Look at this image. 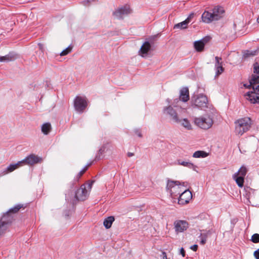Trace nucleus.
<instances>
[{"mask_svg": "<svg viewBox=\"0 0 259 259\" xmlns=\"http://www.w3.org/2000/svg\"><path fill=\"white\" fill-rule=\"evenodd\" d=\"M235 133L236 135L242 136L251 128L252 121L250 117L240 118L235 122Z\"/></svg>", "mask_w": 259, "mask_h": 259, "instance_id": "1", "label": "nucleus"}, {"mask_svg": "<svg viewBox=\"0 0 259 259\" xmlns=\"http://www.w3.org/2000/svg\"><path fill=\"white\" fill-rule=\"evenodd\" d=\"M95 182V181H88L87 184L82 185L76 192V199L78 201L86 200L88 197L89 192L92 189L93 184Z\"/></svg>", "mask_w": 259, "mask_h": 259, "instance_id": "2", "label": "nucleus"}, {"mask_svg": "<svg viewBox=\"0 0 259 259\" xmlns=\"http://www.w3.org/2000/svg\"><path fill=\"white\" fill-rule=\"evenodd\" d=\"M195 124L203 130H207L210 128L213 124L212 118L208 115L197 117L194 119Z\"/></svg>", "mask_w": 259, "mask_h": 259, "instance_id": "3", "label": "nucleus"}, {"mask_svg": "<svg viewBox=\"0 0 259 259\" xmlns=\"http://www.w3.org/2000/svg\"><path fill=\"white\" fill-rule=\"evenodd\" d=\"M167 188L169 190L170 193L173 197L179 196L186 188L178 181H168Z\"/></svg>", "mask_w": 259, "mask_h": 259, "instance_id": "4", "label": "nucleus"}, {"mask_svg": "<svg viewBox=\"0 0 259 259\" xmlns=\"http://www.w3.org/2000/svg\"><path fill=\"white\" fill-rule=\"evenodd\" d=\"M88 106V100L84 96H77L74 100L75 109L79 113L84 111Z\"/></svg>", "mask_w": 259, "mask_h": 259, "instance_id": "5", "label": "nucleus"}, {"mask_svg": "<svg viewBox=\"0 0 259 259\" xmlns=\"http://www.w3.org/2000/svg\"><path fill=\"white\" fill-rule=\"evenodd\" d=\"M12 223V218L8 214H4L0 220V235L3 234L8 226Z\"/></svg>", "mask_w": 259, "mask_h": 259, "instance_id": "6", "label": "nucleus"}, {"mask_svg": "<svg viewBox=\"0 0 259 259\" xmlns=\"http://www.w3.org/2000/svg\"><path fill=\"white\" fill-rule=\"evenodd\" d=\"M192 198V194L190 191L186 188L181 193L178 198V203L180 205H185L188 203Z\"/></svg>", "mask_w": 259, "mask_h": 259, "instance_id": "7", "label": "nucleus"}, {"mask_svg": "<svg viewBox=\"0 0 259 259\" xmlns=\"http://www.w3.org/2000/svg\"><path fill=\"white\" fill-rule=\"evenodd\" d=\"M42 158L38 157L35 154H30L26 157L24 159L21 161L23 162V165L27 164L29 165H32L33 164L41 162Z\"/></svg>", "mask_w": 259, "mask_h": 259, "instance_id": "8", "label": "nucleus"}, {"mask_svg": "<svg viewBox=\"0 0 259 259\" xmlns=\"http://www.w3.org/2000/svg\"><path fill=\"white\" fill-rule=\"evenodd\" d=\"M208 100L206 96L200 94L195 99L193 106L203 108L207 107Z\"/></svg>", "mask_w": 259, "mask_h": 259, "instance_id": "9", "label": "nucleus"}, {"mask_svg": "<svg viewBox=\"0 0 259 259\" xmlns=\"http://www.w3.org/2000/svg\"><path fill=\"white\" fill-rule=\"evenodd\" d=\"M131 13V10L129 6H125L118 9L113 13V15L115 18L120 19H122L123 16Z\"/></svg>", "mask_w": 259, "mask_h": 259, "instance_id": "10", "label": "nucleus"}, {"mask_svg": "<svg viewBox=\"0 0 259 259\" xmlns=\"http://www.w3.org/2000/svg\"><path fill=\"white\" fill-rule=\"evenodd\" d=\"M174 226L176 232H183L188 228V223L186 221L178 220L175 222Z\"/></svg>", "mask_w": 259, "mask_h": 259, "instance_id": "11", "label": "nucleus"}, {"mask_svg": "<svg viewBox=\"0 0 259 259\" xmlns=\"http://www.w3.org/2000/svg\"><path fill=\"white\" fill-rule=\"evenodd\" d=\"M209 37H206L201 40L195 41L194 42V47L196 51L200 52L203 51L205 45L209 41Z\"/></svg>", "mask_w": 259, "mask_h": 259, "instance_id": "12", "label": "nucleus"}, {"mask_svg": "<svg viewBox=\"0 0 259 259\" xmlns=\"http://www.w3.org/2000/svg\"><path fill=\"white\" fill-rule=\"evenodd\" d=\"M244 96L246 99L252 104H257L259 105V94L255 92H248Z\"/></svg>", "mask_w": 259, "mask_h": 259, "instance_id": "13", "label": "nucleus"}, {"mask_svg": "<svg viewBox=\"0 0 259 259\" xmlns=\"http://www.w3.org/2000/svg\"><path fill=\"white\" fill-rule=\"evenodd\" d=\"M164 111L167 114H168L170 116L171 119L174 122L177 123L180 122V120L178 118L177 112L171 106H169L168 107L165 108L164 109Z\"/></svg>", "mask_w": 259, "mask_h": 259, "instance_id": "14", "label": "nucleus"}, {"mask_svg": "<svg viewBox=\"0 0 259 259\" xmlns=\"http://www.w3.org/2000/svg\"><path fill=\"white\" fill-rule=\"evenodd\" d=\"M225 10L224 8L220 6L215 7L212 9V14L213 18L216 20H218L224 16Z\"/></svg>", "mask_w": 259, "mask_h": 259, "instance_id": "15", "label": "nucleus"}, {"mask_svg": "<svg viewBox=\"0 0 259 259\" xmlns=\"http://www.w3.org/2000/svg\"><path fill=\"white\" fill-rule=\"evenodd\" d=\"M25 207V206L23 204H19L9 209L5 214H8L9 217H11L12 218V222H13L14 220V214L17 213L21 208L24 209Z\"/></svg>", "mask_w": 259, "mask_h": 259, "instance_id": "16", "label": "nucleus"}, {"mask_svg": "<svg viewBox=\"0 0 259 259\" xmlns=\"http://www.w3.org/2000/svg\"><path fill=\"white\" fill-rule=\"evenodd\" d=\"M201 19L203 22L209 23L213 21H216L213 18V15L212 13H210L208 11H205L201 16Z\"/></svg>", "mask_w": 259, "mask_h": 259, "instance_id": "17", "label": "nucleus"}, {"mask_svg": "<svg viewBox=\"0 0 259 259\" xmlns=\"http://www.w3.org/2000/svg\"><path fill=\"white\" fill-rule=\"evenodd\" d=\"M180 100L184 102H187L189 100V92L188 88L184 87L181 90Z\"/></svg>", "mask_w": 259, "mask_h": 259, "instance_id": "18", "label": "nucleus"}, {"mask_svg": "<svg viewBox=\"0 0 259 259\" xmlns=\"http://www.w3.org/2000/svg\"><path fill=\"white\" fill-rule=\"evenodd\" d=\"M23 165V162L19 161L16 164H10L6 169H5L3 172L2 175H5L9 172H11L18 168V167Z\"/></svg>", "mask_w": 259, "mask_h": 259, "instance_id": "19", "label": "nucleus"}, {"mask_svg": "<svg viewBox=\"0 0 259 259\" xmlns=\"http://www.w3.org/2000/svg\"><path fill=\"white\" fill-rule=\"evenodd\" d=\"M193 17V14H190L189 16L185 21L176 24L174 26V28L185 29L187 28L188 24L190 22Z\"/></svg>", "mask_w": 259, "mask_h": 259, "instance_id": "20", "label": "nucleus"}, {"mask_svg": "<svg viewBox=\"0 0 259 259\" xmlns=\"http://www.w3.org/2000/svg\"><path fill=\"white\" fill-rule=\"evenodd\" d=\"M17 58V55L13 53H9V54L0 57V62H10L15 60Z\"/></svg>", "mask_w": 259, "mask_h": 259, "instance_id": "21", "label": "nucleus"}, {"mask_svg": "<svg viewBox=\"0 0 259 259\" xmlns=\"http://www.w3.org/2000/svg\"><path fill=\"white\" fill-rule=\"evenodd\" d=\"M254 73L255 74L252 75L250 79L251 84L257 82L256 80H259V66L254 67Z\"/></svg>", "mask_w": 259, "mask_h": 259, "instance_id": "22", "label": "nucleus"}, {"mask_svg": "<svg viewBox=\"0 0 259 259\" xmlns=\"http://www.w3.org/2000/svg\"><path fill=\"white\" fill-rule=\"evenodd\" d=\"M151 45L148 41H145L141 47L140 53L141 55L146 54L150 50Z\"/></svg>", "mask_w": 259, "mask_h": 259, "instance_id": "23", "label": "nucleus"}, {"mask_svg": "<svg viewBox=\"0 0 259 259\" xmlns=\"http://www.w3.org/2000/svg\"><path fill=\"white\" fill-rule=\"evenodd\" d=\"M114 220V218L113 216H110L105 219L103 222V225L105 227L106 229L110 228Z\"/></svg>", "mask_w": 259, "mask_h": 259, "instance_id": "24", "label": "nucleus"}, {"mask_svg": "<svg viewBox=\"0 0 259 259\" xmlns=\"http://www.w3.org/2000/svg\"><path fill=\"white\" fill-rule=\"evenodd\" d=\"M233 179L235 181L239 187L242 188L244 185V178L235 174L233 176Z\"/></svg>", "mask_w": 259, "mask_h": 259, "instance_id": "25", "label": "nucleus"}, {"mask_svg": "<svg viewBox=\"0 0 259 259\" xmlns=\"http://www.w3.org/2000/svg\"><path fill=\"white\" fill-rule=\"evenodd\" d=\"M91 164H88L85 166L83 168L80 170L77 175L74 178V181L77 182L79 181V179L81 177V176L85 173V172L88 170Z\"/></svg>", "mask_w": 259, "mask_h": 259, "instance_id": "26", "label": "nucleus"}, {"mask_svg": "<svg viewBox=\"0 0 259 259\" xmlns=\"http://www.w3.org/2000/svg\"><path fill=\"white\" fill-rule=\"evenodd\" d=\"M208 155V153L204 151H197L193 154L194 158H204Z\"/></svg>", "mask_w": 259, "mask_h": 259, "instance_id": "27", "label": "nucleus"}, {"mask_svg": "<svg viewBox=\"0 0 259 259\" xmlns=\"http://www.w3.org/2000/svg\"><path fill=\"white\" fill-rule=\"evenodd\" d=\"M247 172V169L244 166H242L237 172L234 174L235 175L238 176L239 177H241L243 178H245Z\"/></svg>", "mask_w": 259, "mask_h": 259, "instance_id": "28", "label": "nucleus"}, {"mask_svg": "<svg viewBox=\"0 0 259 259\" xmlns=\"http://www.w3.org/2000/svg\"><path fill=\"white\" fill-rule=\"evenodd\" d=\"M51 130V125L50 123H45L41 126V131L45 135H48Z\"/></svg>", "mask_w": 259, "mask_h": 259, "instance_id": "29", "label": "nucleus"}, {"mask_svg": "<svg viewBox=\"0 0 259 259\" xmlns=\"http://www.w3.org/2000/svg\"><path fill=\"white\" fill-rule=\"evenodd\" d=\"M258 51L257 50H247L243 54V56L245 58H248L252 56H255L257 54Z\"/></svg>", "mask_w": 259, "mask_h": 259, "instance_id": "30", "label": "nucleus"}, {"mask_svg": "<svg viewBox=\"0 0 259 259\" xmlns=\"http://www.w3.org/2000/svg\"><path fill=\"white\" fill-rule=\"evenodd\" d=\"M182 121V125L187 128V130L192 129L191 125L190 122L186 118L183 119L182 121L180 120V122Z\"/></svg>", "mask_w": 259, "mask_h": 259, "instance_id": "31", "label": "nucleus"}, {"mask_svg": "<svg viewBox=\"0 0 259 259\" xmlns=\"http://www.w3.org/2000/svg\"><path fill=\"white\" fill-rule=\"evenodd\" d=\"M178 164L183 165L184 166H186L188 167H191L193 164L190 162H187V161H183L181 160H178Z\"/></svg>", "mask_w": 259, "mask_h": 259, "instance_id": "32", "label": "nucleus"}, {"mask_svg": "<svg viewBox=\"0 0 259 259\" xmlns=\"http://www.w3.org/2000/svg\"><path fill=\"white\" fill-rule=\"evenodd\" d=\"M257 82H256L254 84H251L250 83V85H252V88L253 89L252 92H255V93H257V92L259 91V80H256Z\"/></svg>", "mask_w": 259, "mask_h": 259, "instance_id": "33", "label": "nucleus"}, {"mask_svg": "<svg viewBox=\"0 0 259 259\" xmlns=\"http://www.w3.org/2000/svg\"><path fill=\"white\" fill-rule=\"evenodd\" d=\"M82 4L84 6L88 7L92 4L95 5L96 0H84L82 2Z\"/></svg>", "mask_w": 259, "mask_h": 259, "instance_id": "34", "label": "nucleus"}, {"mask_svg": "<svg viewBox=\"0 0 259 259\" xmlns=\"http://www.w3.org/2000/svg\"><path fill=\"white\" fill-rule=\"evenodd\" d=\"M251 241L254 243H257L259 242V234L255 233L251 236Z\"/></svg>", "mask_w": 259, "mask_h": 259, "instance_id": "35", "label": "nucleus"}, {"mask_svg": "<svg viewBox=\"0 0 259 259\" xmlns=\"http://www.w3.org/2000/svg\"><path fill=\"white\" fill-rule=\"evenodd\" d=\"M71 50H72V47H68L67 48H66V49H65L64 50H63L61 53H60V56H65V55H67V54H68L70 52H71Z\"/></svg>", "mask_w": 259, "mask_h": 259, "instance_id": "36", "label": "nucleus"}, {"mask_svg": "<svg viewBox=\"0 0 259 259\" xmlns=\"http://www.w3.org/2000/svg\"><path fill=\"white\" fill-rule=\"evenodd\" d=\"M216 67L217 69L216 74L217 76H219L223 72L224 69L223 67L222 64H220V65L217 66Z\"/></svg>", "mask_w": 259, "mask_h": 259, "instance_id": "37", "label": "nucleus"}, {"mask_svg": "<svg viewBox=\"0 0 259 259\" xmlns=\"http://www.w3.org/2000/svg\"><path fill=\"white\" fill-rule=\"evenodd\" d=\"M211 233H212V232H211V231H208L206 233H202V234H201L200 237H203V238H205V239H206L207 238L208 236H209L210 234H211Z\"/></svg>", "mask_w": 259, "mask_h": 259, "instance_id": "38", "label": "nucleus"}, {"mask_svg": "<svg viewBox=\"0 0 259 259\" xmlns=\"http://www.w3.org/2000/svg\"><path fill=\"white\" fill-rule=\"evenodd\" d=\"M215 61H216L215 66L220 65V64H222V63L220 62V61L222 60L221 58L219 57H215Z\"/></svg>", "mask_w": 259, "mask_h": 259, "instance_id": "39", "label": "nucleus"}, {"mask_svg": "<svg viewBox=\"0 0 259 259\" xmlns=\"http://www.w3.org/2000/svg\"><path fill=\"white\" fill-rule=\"evenodd\" d=\"M253 255L256 259H259V249L254 252Z\"/></svg>", "mask_w": 259, "mask_h": 259, "instance_id": "40", "label": "nucleus"}, {"mask_svg": "<svg viewBox=\"0 0 259 259\" xmlns=\"http://www.w3.org/2000/svg\"><path fill=\"white\" fill-rule=\"evenodd\" d=\"M191 249L193 251H196L198 249V245L196 244L193 245L191 247Z\"/></svg>", "mask_w": 259, "mask_h": 259, "instance_id": "41", "label": "nucleus"}, {"mask_svg": "<svg viewBox=\"0 0 259 259\" xmlns=\"http://www.w3.org/2000/svg\"><path fill=\"white\" fill-rule=\"evenodd\" d=\"M206 239H205V238L201 237V240L200 241L201 244L204 245L206 243Z\"/></svg>", "mask_w": 259, "mask_h": 259, "instance_id": "42", "label": "nucleus"}, {"mask_svg": "<svg viewBox=\"0 0 259 259\" xmlns=\"http://www.w3.org/2000/svg\"><path fill=\"white\" fill-rule=\"evenodd\" d=\"M180 253L183 257L185 256V251L183 248H181Z\"/></svg>", "mask_w": 259, "mask_h": 259, "instance_id": "43", "label": "nucleus"}, {"mask_svg": "<svg viewBox=\"0 0 259 259\" xmlns=\"http://www.w3.org/2000/svg\"><path fill=\"white\" fill-rule=\"evenodd\" d=\"M106 149V148L105 147H103L100 149L99 151L101 153H103L105 151Z\"/></svg>", "mask_w": 259, "mask_h": 259, "instance_id": "44", "label": "nucleus"}, {"mask_svg": "<svg viewBox=\"0 0 259 259\" xmlns=\"http://www.w3.org/2000/svg\"><path fill=\"white\" fill-rule=\"evenodd\" d=\"M243 86L247 89H249L251 87H252V85H250V84L248 85H247V84H244Z\"/></svg>", "mask_w": 259, "mask_h": 259, "instance_id": "45", "label": "nucleus"}, {"mask_svg": "<svg viewBox=\"0 0 259 259\" xmlns=\"http://www.w3.org/2000/svg\"><path fill=\"white\" fill-rule=\"evenodd\" d=\"M133 155H134V153H133L128 152V153H127V156H128V157H132V156H133Z\"/></svg>", "mask_w": 259, "mask_h": 259, "instance_id": "46", "label": "nucleus"}, {"mask_svg": "<svg viewBox=\"0 0 259 259\" xmlns=\"http://www.w3.org/2000/svg\"><path fill=\"white\" fill-rule=\"evenodd\" d=\"M163 254H164L163 259H167V256H166V253L165 252H163Z\"/></svg>", "mask_w": 259, "mask_h": 259, "instance_id": "47", "label": "nucleus"}, {"mask_svg": "<svg viewBox=\"0 0 259 259\" xmlns=\"http://www.w3.org/2000/svg\"><path fill=\"white\" fill-rule=\"evenodd\" d=\"M257 22L258 23H259V16H258V18L257 19Z\"/></svg>", "mask_w": 259, "mask_h": 259, "instance_id": "48", "label": "nucleus"}, {"mask_svg": "<svg viewBox=\"0 0 259 259\" xmlns=\"http://www.w3.org/2000/svg\"><path fill=\"white\" fill-rule=\"evenodd\" d=\"M138 136H139V137H141V136H142V135H141V134H138Z\"/></svg>", "mask_w": 259, "mask_h": 259, "instance_id": "49", "label": "nucleus"}]
</instances>
